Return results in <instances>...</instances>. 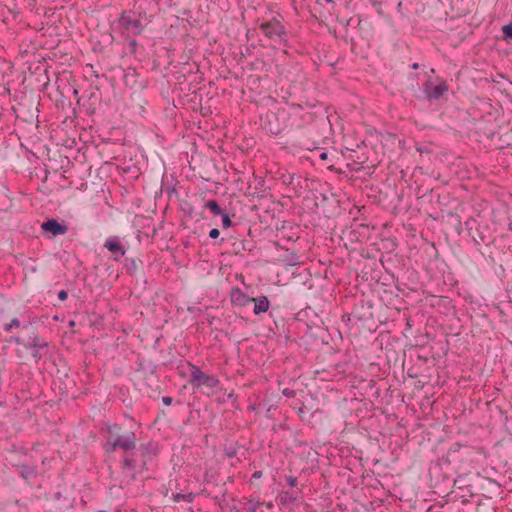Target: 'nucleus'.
Returning <instances> with one entry per match:
<instances>
[{
    "instance_id": "de8ad7c7",
    "label": "nucleus",
    "mask_w": 512,
    "mask_h": 512,
    "mask_svg": "<svg viewBox=\"0 0 512 512\" xmlns=\"http://www.w3.org/2000/svg\"><path fill=\"white\" fill-rule=\"evenodd\" d=\"M366 26H370V23L366 19H363L361 16H358L357 27L359 30H366Z\"/></svg>"
},
{
    "instance_id": "6ab92c4d",
    "label": "nucleus",
    "mask_w": 512,
    "mask_h": 512,
    "mask_svg": "<svg viewBox=\"0 0 512 512\" xmlns=\"http://www.w3.org/2000/svg\"><path fill=\"white\" fill-rule=\"evenodd\" d=\"M449 87L445 81H441L438 85H434L430 80L423 84V93L428 100H439Z\"/></svg>"
},
{
    "instance_id": "bf43d9fd",
    "label": "nucleus",
    "mask_w": 512,
    "mask_h": 512,
    "mask_svg": "<svg viewBox=\"0 0 512 512\" xmlns=\"http://www.w3.org/2000/svg\"><path fill=\"white\" fill-rule=\"evenodd\" d=\"M68 298V292L66 290H60L58 292V299L61 301H65Z\"/></svg>"
},
{
    "instance_id": "a878e982",
    "label": "nucleus",
    "mask_w": 512,
    "mask_h": 512,
    "mask_svg": "<svg viewBox=\"0 0 512 512\" xmlns=\"http://www.w3.org/2000/svg\"><path fill=\"white\" fill-rule=\"evenodd\" d=\"M251 298L245 294L239 287H233L230 292V300L233 305L245 307L251 303Z\"/></svg>"
},
{
    "instance_id": "2eb2a0df",
    "label": "nucleus",
    "mask_w": 512,
    "mask_h": 512,
    "mask_svg": "<svg viewBox=\"0 0 512 512\" xmlns=\"http://www.w3.org/2000/svg\"><path fill=\"white\" fill-rule=\"evenodd\" d=\"M41 336L38 333L37 328L33 325V322L31 323V326L28 330H22L19 332L18 335L11 336L7 342L12 344H16L19 346H23L24 348H28L33 343L37 341V339H40Z\"/></svg>"
},
{
    "instance_id": "9d476101",
    "label": "nucleus",
    "mask_w": 512,
    "mask_h": 512,
    "mask_svg": "<svg viewBox=\"0 0 512 512\" xmlns=\"http://www.w3.org/2000/svg\"><path fill=\"white\" fill-rule=\"evenodd\" d=\"M368 224L365 223H353L350 227L343 230L342 239L346 240L350 244L361 243L368 240L371 237V230Z\"/></svg>"
},
{
    "instance_id": "a19ab883",
    "label": "nucleus",
    "mask_w": 512,
    "mask_h": 512,
    "mask_svg": "<svg viewBox=\"0 0 512 512\" xmlns=\"http://www.w3.org/2000/svg\"><path fill=\"white\" fill-rule=\"evenodd\" d=\"M502 38L509 42L512 41V22L502 26Z\"/></svg>"
},
{
    "instance_id": "680f3d73",
    "label": "nucleus",
    "mask_w": 512,
    "mask_h": 512,
    "mask_svg": "<svg viewBox=\"0 0 512 512\" xmlns=\"http://www.w3.org/2000/svg\"><path fill=\"white\" fill-rule=\"evenodd\" d=\"M3 330H4L5 332H7V333H11L14 329H13V327H12L11 323H10V322H8V323H5V324L3 325Z\"/></svg>"
},
{
    "instance_id": "3c124183",
    "label": "nucleus",
    "mask_w": 512,
    "mask_h": 512,
    "mask_svg": "<svg viewBox=\"0 0 512 512\" xmlns=\"http://www.w3.org/2000/svg\"><path fill=\"white\" fill-rule=\"evenodd\" d=\"M66 88L71 91L73 96L77 99V104H80L81 100H83V96L79 97V91L76 88L70 86H66Z\"/></svg>"
},
{
    "instance_id": "8fccbe9b",
    "label": "nucleus",
    "mask_w": 512,
    "mask_h": 512,
    "mask_svg": "<svg viewBox=\"0 0 512 512\" xmlns=\"http://www.w3.org/2000/svg\"><path fill=\"white\" fill-rule=\"evenodd\" d=\"M267 129H268V131L272 135H279L281 133L280 127L279 126H272L271 121H269Z\"/></svg>"
},
{
    "instance_id": "ea45409f",
    "label": "nucleus",
    "mask_w": 512,
    "mask_h": 512,
    "mask_svg": "<svg viewBox=\"0 0 512 512\" xmlns=\"http://www.w3.org/2000/svg\"><path fill=\"white\" fill-rule=\"evenodd\" d=\"M125 40L127 52L131 55H136L137 49L139 47L138 41L135 38H131L129 36H127Z\"/></svg>"
},
{
    "instance_id": "ddd939ff",
    "label": "nucleus",
    "mask_w": 512,
    "mask_h": 512,
    "mask_svg": "<svg viewBox=\"0 0 512 512\" xmlns=\"http://www.w3.org/2000/svg\"><path fill=\"white\" fill-rule=\"evenodd\" d=\"M102 102V94L98 86L90 85L84 91L82 106L87 115L92 116L96 113L97 108Z\"/></svg>"
},
{
    "instance_id": "052dcab7",
    "label": "nucleus",
    "mask_w": 512,
    "mask_h": 512,
    "mask_svg": "<svg viewBox=\"0 0 512 512\" xmlns=\"http://www.w3.org/2000/svg\"><path fill=\"white\" fill-rule=\"evenodd\" d=\"M173 402V398L170 396H164L162 397V403L166 406H170Z\"/></svg>"
},
{
    "instance_id": "c85d7f7f",
    "label": "nucleus",
    "mask_w": 512,
    "mask_h": 512,
    "mask_svg": "<svg viewBox=\"0 0 512 512\" xmlns=\"http://www.w3.org/2000/svg\"><path fill=\"white\" fill-rule=\"evenodd\" d=\"M251 302H254L253 312L255 315H260L262 313L267 312L270 307V301L264 295L252 297Z\"/></svg>"
},
{
    "instance_id": "c756f323",
    "label": "nucleus",
    "mask_w": 512,
    "mask_h": 512,
    "mask_svg": "<svg viewBox=\"0 0 512 512\" xmlns=\"http://www.w3.org/2000/svg\"><path fill=\"white\" fill-rule=\"evenodd\" d=\"M137 77H138V72H137L136 68L128 67L127 69H125L124 75H123V81H124L125 86L130 87L132 89L136 88L138 86Z\"/></svg>"
},
{
    "instance_id": "f257e3e1",
    "label": "nucleus",
    "mask_w": 512,
    "mask_h": 512,
    "mask_svg": "<svg viewBox=\"0 0 512 512\" xmlns=\"http://www.w3.org/2000/svg\"><path fill=\"white\" fill-rule=\"evenodd\" d=\"M126 441L131 447L122 450L120 470L129 480L135 481L138 472L148 470V463L159 453V445L153 440L138 445L134 431H127Z\"/></svg>"
},
{
    "instance_id": "e433bc0d",
    "label": "nucleus",
    "mask_w": 512,
    "mask_h": 512,
    "mask_svg": "<svg viewBox=\"0 0 512 512\" xmlns=\"http://www.w3.org/2000/svg\"><path fill=\"white\" fill-rule=\"evenodd\" d=\"M197 494L193 493V492H189V493H186V494H183V493H174L172 494V500L174 502H180V501H186L188 503H192L195 498H196Z\"/></svg>"
},
{
    "instance_id": "c03bdc74",
    "label": "nucleus",
    "mask_w": 512,
    "mask_h": 512,
    "mask_svg": "<svg viewBox=\"0 0 512 512\" xmlns=\"http://www.w3.org/2000/svg\"><path fill=\"white\" fill-rule=\"evenodd\" d=\"M285 261L287 262L288 265H291V266L300 264L299 256L294 252L290 253L286 257Z\"/></svg>"
},
{
    "instance_id": "0e129e2a",
    "label": "nucleus",
    "mask_w": 512,
    "mask_h": 512,
    "mask_svg": "<svg viewBox=\"0 0 512 512\" xmlns=\"http://www.w3.org/2000/svg\"><path fill=\"white\" fill-rule=\"evenodd\" d=\"M342 321L343 322H351V321H354V319L353 318H349V313H347V314H344L342 316Z\"/></svg>"
},
{
    "instance_id": "20e7f679",
    "label": "nucleus",
    "mask_w": 512,
    "mask_h": 512,
    "mask_svg": "<svg viewBox=\"0 0 512 512\" xmlns=\"http://www.w3.org/2000/svg\"><path fill=\"white\" fill-rule=\"evenodd\" d=\"M259 30L268 40L284 47L288 46V31L281 15L261 22L259 24Z\"/></svg>"
},
{
    "instance_id": "49530a36",
    "label": "nucleus",
    "mask_w": 512,
    "mask_h": 512,
    "mask_svg": "<svg viewBox=\"0 0 512 512\" xmlns=\"http://www.w3.org/2000/svg\"><path fill=\"white\" fill-rule=\"evenodd\" d=\"M372 5L373 7L375 8L376 12L382 16V17H386L383 9H382V3L377 1V0H372Z\"/></svg>"
},
{
    "instance_id": "69168bd1",
    "label": "nucleus",
    "mask_w": 512,
    "mask_h": 512,
    "mask_svg": "<svg viewBox=\"0 0 512 512\" xmlns=\"http://www.w3.org/2000/svg\"><path fill=\"white\" fill-rule=\"evenodd\" d=\"M441 302H444V303H449V298L448 297H439L437 299V304H440Z\"/></svg>"
},
{
    "instance_id": "774afa93",
    "label": "nucleus",
    "mask_w": 512,
    "mask_h": 512,
    "mask_svg": "<svg viewBox=\"0 0 512 512\" xmlns=\"http://www.w3.org/2000/svg\"><path fill=\"white\" fill-rule=\"evenodd\" d=\"M201 494L206 496V497H210V493L206 489H202L201 490Z\"/></svg>"
},
{
    "instance_id": "dca6fc26",
    "label": "nucleus",
    "mask_w": 512,
    "mask_h": 512,
    "mask_svg": "<svg viewBox=\"0 0 512 512\" xmlns=\"http://www.w3.org/2000/svg\"><path fill=\"white\" fill-rule=\"evenodd\" d=\"M103 246L111 253L110 259L115 262L121 261L127 251L121 238L117 235L109 236Z\"/></svg>"
},
{
    "instance_id": "e2e57ef3",
    "label": "nucleus",
    "mask_w": 512,
    "mask_h": 512,
    "mask_svg": "<svg viewBox=\"0 0 512 512\" xmlns=\"http://www.w3.org/2000/svg\"><path fill=\"white\" fill-rule=\"evenodd\" d=\"M263 475V472L258 470V471H255L253 474H252V477L251 479H260Z\"/></svg>"
},
{
    "instance_id": "4468645a",
    "label": "nucleus",
    "mask_w": 512,
    "mask_h": 512,
    "mask_svg": "<svg viewBox=\"0 0 512 512\" xmlns=\"http://www.w3.org/2000/svg\"><path fill=\"white\" fill-rule=\"evenodd\" d=\"M349 318H353L355 322L367 323L374 319L373 304L371 301L361 300L354 304Z\"/></svg>"
},
{
    "instance_id": "bb28decb",
    "label": "nucleus",
    "mask_w": 512,
    "mask_h": 512,
    "mask_svg": "<svg viewBox=\"0 0 512 512\" xmlns=\"http://www.w3.org/2000/svg\"><path fill=\"white\" fill-rule=\"evenodd\" d=\"M11 464L17 468L18 475L25 480H29V479L37 476V469L35 466L29 465L24 462H22V463L11 462Z\"/></svg>"
},
{
    "instance_id": "cd10ccee",
    "label": "nucleus",
    "mask_w": 512,
    "mask_h": 512,
    "mask_svg": "<svg viewBox=\"0 0 512 512\" xmlns=\"http://www.w3.org/2000/svg\"><path fill=\"white\" fill-rule=\"evenodd\" d=\"M123 265L126 273L131 277H135L139 268L142 267L143 261L139 258L126 257Z\"/></svg>"
},
{
    "instance_id": "473e14b6",
    "label": "nucleus",
    "mask_w": 512,
    "mask_h": 512,
    "mask_svg": "<svg viewBox=\"0 0 512 512\" xmlns=\"http://www.w3.org/2000/svg\"><path fill=\"white\" fill-rule=\"evenodd\" d=\"M13 329L28 330L31 326L32 320L30 317H23L22 320L18 317H14L10 320Z\"/></svg>"
},
{
    "instance_id": "0eeeda50",
    "label": "nucleus",
    "mask_w": 512,
    "mask_h": 512,
    "mask_svg": "<svg viewBox=\"0 0 512 512\" xmlns=\"http://www.w3.org/2000/svg\"><path fill=\"white\" fill-rule=\"evenodd\" d=\"M188 365L190 371L188 382L193 389L205 387L213 390L220 383L219 379L215 375L204 373L200 367L195 364L188 363Z\"/></svg>"
},
{
    "instance_id": "603ef678",
    "label": "nucleus",
    "mask_w": 512,
    "mask_h": 512,
    "mask_svg": "<svg viewBox=\"0 0 512 512\" xmlns=\"http://www.w3.org/2000/svg\"><path fill=\"white\" fill-rule=\"evenodd\" d=\"M133 12H136V18L142 19L146 18V11L142 9L141 7H138L136 10H133Z\"/></svg>"
},
{
    "instance_id": "f3484780",
    "label": "nucleus",
    "mask_w": 512,
    "mask_h": 512,
    "mask_svg": "<svg viewBox=\"0 0 512 512\" xmlns=\"http://www.w3.org/2000/svg\"><path fill=\"white\" fill-rule=\"evenodd\" d=\"M247 195L258 199L267 198L269 188L266 186L265 180L262 177L255 176L252 181H249Z\"/></svg>"
},
{
    "instance_id": "13d9d810",
    "label": "nucleus",
    "mask_w": 512,
    "mask_h": 512,
    "mask_svg": "<svg viewBox=\"0 0 512 512\" xmlns=\"http://www.w3.org/2000/svg\"><path fill=\"white\" fill-rule=\"evenodd\" d=\"M220 235V231L217 228H213L209 231V237L211 239H217Z\"/></svg>"
},
{
    "instance_id": "412c9836",
    "label": "nucleus",
    "mask_w": 512,
    "mask_h": 512,
    "mask_svg": "<svg viewBox=\"0 0 512 512\" xmlns=\"http://www.w3.org/2000/svg\"><path fill=\"white\" fill-rule=\"evenodd\" d=\"M302 492L299 489H291L287 491H282L279 493L277 500L280 506H283L288 509H292V507L301 500Z\"/></svg>"
},
{
    "instance_id": "f03ea898",
    "label": "nucleus",
    "mask_w": 512,
    "mask_h": 512,
    "mask_svg": "<svg viewBox=\"0 0 512 512\" xmlns=\"http://www.w3.org/2000/svg\"><path fill=\"white\" fill-rule=\"evenodd\" d=\"M101 433H106L105 441L102 443V449L105 455L110 456L119 450H128L129 441L127 440V431L124 432L122 425L118 423L105 422L101 428Z\"/></svg>"
},
{
    "instance_id": "f8f14e48",
    "label": "nucleus",
    "mask_w": 512,
    "mask_h": 512,
    "mask_svg": "<svg viewBox=\"0 0 512 512\" xmlns=\"http://www.w3.org/2000/svg\"><path fill=\"white\" fill-rule=\"evenodd\" d=\"M443 467H445L444 464L437 461L429 468V476L431 486L433 488H439L444 492L450 487L452 477L449 473L443 472Z\"/></svg>"
},
{
    "instance_id": "393cba45",
    "label": "nucleus",
    "mask_w": 512,
    "mask_h": 512,
    "mask_svg": "<svg viewBox=\"0 0 512 512\" xmlns=\"http://www.w3.org/2000/svg\"><path fill=\"white\" fill-rule=\"evenodd\" d=\"M493 309L498 313L500 321L507 323L512 318V300L500 301L493 304Z\"/></svg>"
},
{
    "instance_id": "864d4df0",
    "label": "nucleus",
    "mask_w": 512,
    "mask_h": 512,
    "mask_svg": "<svg viewBox=\"0 0 512 512\" xmlns=\"http://www.w3.org/2000/svg\"><path fill=\"white\" fill-rule=\"evenodd\" d=\"M226 493H227V491H226V490H224V491L222 492L221 496L216 495V496H214V497H213V500H214L216 503L221 504L222 502H224V501L226 500V498H225Z\"/></svg>"
},
{
    "instance_id": "4be33fe9",
    "label": "nucleus",
    "mask_w": 512,
    "mask_h": 512,
    "mask_svg": "<svg viewBox=\"0 0 512 512\" xmlns=\"http://www.w3.org/2000/svg\"><path fill=\"white\" fill-rule=\"evenodd\" d=\"M453 487L458 489L459 491H455L456 497L461 498L462 503H466L467 494L465 493V489L469 493L470 496H474L476 493L472 490V485L466 483V476L459 475L457 478H452Z\"/></svg>"
},
{
    "instance_id": "6e6d98bb",
    "label": "nucleus",
    "mask_w": 512,
    "mask_h": 512,
    "mask_svg": "<svg viewBox=\"0 0 512 512\" xmlns=\"http://www.w3.org/2000/svg\"><path fill=\"white\" fill-rule=\"evenodd\" d=\"M282 394L284 396H286L287 398H293V397H295L296 392L294 390L290 389V388H285L283 390Z\"/></svg>"
},
{
    "instance_id": "423d86ee",
    "label": "nucleus",
    "mask_w": 512,
    "mask_h": 512,
    "mask_svg": "<svg viewBox=\"0 0 512 512\" xmlns=\"http://www.w3.org/2000/svg\"><path fill=\"white\" fill-rule=\"evenodd\" d=\"M367 146L364 142L357 144V149L346 148L345 151L341 150L343 154L344 165L349 171H359L363 168V164L368 161V154L364 151Z\"/></svg>"
},
{
    "instance_id": "39448f33",
    "label": "nucleus",
    "mask_w": 512,
    "mask_h": 512,
    "mask_svg": "<svg viewBox=\"0 0 512 512\" xmlns=\"http://www.w3.org/2000/svg\"><path fill=\"white\" fill-rule=\"evenodd\" d=\"M474 452L475 448L473 446L455 442L438 461L443 463L446 468L452 466L456 470L460 468L459 464L471 460Z\"/></svg>"
},
{
    "instance_id": "338daca9",
    "label": "nucleus",
    "mask_w": 512,
    "mask_h": 512,
    "mask_svg": "<svg viewBox=\"0 0 512 512\" xmlns=\"http://www.w3.org/2000/svg\"><path fill=\"white\" fill-rule=\"evenodd\" d=\"M61 497H62V494L59 491L54 494V499H56V500H59Z\"/></svg>"
},
{
    "instance_id": "4d7b16f0",
    "label": "nucleus",
    "mask_w": 512,
    "mask_h": 512,
    "mask_svg": "<svg viewBox=\"0 0 512 512\" xmlns=\"http://www.w3.org/2000/svg\"><path fill=\"white\" fill-rule=\"evenodd\" d=\"M10 452L13 453V454L19 453L21 455H27L26 450L24 448H18L15 445L12 446Z\"/></svg>"
},
{
    "instance_id": "58836bf2",
    "label": "nucleus",
    "mask_w": 512,
    "mask_h": 512,
    "mask_svg": "<svg viewBox=\"0 0 512 512\" xmlns=\"http://www.w3.org/2000/svg\"><path fill=\"white\" fill-rule=\"evenodd\" d=\"M239 447L237 442L231 443L230 445H224L222 451L227 458L231 459L237 455Z\"/></svg>"
},
{
    "instance_id": "4c0bfd02",
    "label": "nucleus",
    "mask_w": 512,
    "mask_h": 512,
    "mask_svg": "<svg viewBox=\"0 0 512 512\" xmlns=\"http://www.w3.org/2000/svg\"><path fill=\"white\" fill-rule=\"evenodd\" d=\"M281 179L284 184H286L287 186H292V189L296 190V185L300 184L301 177L296 176L295 174H288L283 175Z\"/></svg>"
},
{
    "instance_id": "5fc2aeb1",
    "label": "nucleus",
    "mask_w": 512,
    "mask_h": 512,
    "mask_svg": "<svg viewBox=\"0 0 512 512\" xmlns=\"http://www.w3.org/2000/svg\"><path fill=\"white\" fill-rule=\"evenodd\" d=\"M4 203L3 206H0V211H7L9 207L11 206V201L8 199V197H3Z\"/></svg>"
},
{
    "instance_id": "6e6552de",
    "label": "nucleus",
    "mask_w": 512,
    "mask_h": 512,
    "mask_svg": "<svg viewBox=\"0 0 512 512\" xmlns=\"http://www.w3.org/2000/svg\"><path fill=\"white\" fill-rule=\"evenodd\" d=\"M318 152L319 159L323 161V166H325L326 169L336 172L338 174L345 173V170L343 169L344 159L343 154H341V151L335 148H331L329 150L318 149Z\"/></svg>"
},
{
    "instance_id": "5701e85b",
    "label": "nucleus",
    "mask_w": 512,
    "mask_h": 512,
    "mask_svg": "<svg viewBox=\"0 0 512 512\" xmlns=\"http://www.w3.org/2000/svg\"><path fill=\"white\" fill-rule=\"evenodd\" d=\"M41 228L44 232L51 234L53 237L64 235L68 231V227L64 221L59 222L55 218L44 221L41 224Z\"/></svg>"
},
{
    "instance_id": "aec40b11",
    "label": "nucleus",
    "mask_w": 512,
    "mask_h": 512,
    "mask_svg": "<svg viewBox=\"0 0 512 512\" xmlns=\"http://www.w3.org/2000/svg\"><path fill=\"white\" fill-rule=\"evenodd\" d=\"M135 365V371L140 372L143 379L145 380H148L150 377L156 375L158 366L152 360L138 356L135 361Z\"/></svg>"
},
{
    "instance_id": "2f4dec72",
    "label": "nucleus",
    "mask_w": 512,
    "mask_h": 512,
    "mask_svg": "<svg viewBox=\"0 0 512 512\" xmlns=\"http://www.w3.org/2000/svg\"><path fill=\"white\" fill-rule=\"evenodd\" d=\"M446 216L448 218L449 223L454 228L455 232L458 235H461L463 232L461 217L457 213H454V212H447Z\"/></svg>"
},
{
    "instance_id": "7c9ffc66",
    "label": "nucleus",
    "mask_w": 512,
    "mask_h": 512,
    "mask_svg": "<svg viewBox=\"0 0 512 512\" xmlns=\"http://www.w3.org/2000/svg\"><path fill=\"white\" fill-rule=\"evenodd\" d=\"M316 105H325L322 102H319L316 99L307 100L303 103H291L290 108L293 112H300L303 110L316 109Z\"/></svg>"
},
{
    "instance_id": "a211bd4d",
    "label": "nucleus",
    "mask_w": 512,
    "mask_h": 512,
    "mask_svg": "<svg viewBox=\"0 0 512 512\" xmlns=\"http://www.w3.org/2000/svg\"><path fill=\"white\" fill-rule=\"evenodd\" d=\"M25 349L31 351V357L33 358L36 364L39 363L44 357L51 354V345L43 337L37 339L35 343H33L31 346Z\"/></svg>"
},
{
    "instance_id": "c9c22d12",
    "label": "nucleus",
    "mask_w": 512,
    "mask_h": 512,
    "mask_svg": "<svg viewBox=\"0 0 512 512\" xmlns=\"http://www.w3.org/2000/svg\"><path fill=\"white\" fill-rule=\"evenodd\" d=\"M351 362L349 360H343L334 365L337 375H345L350 373Z\"/></svg>"
},
{
    "instance_id": "9b49d317",
    "label": "nucleus",
    "mask_w": 512,
    "mask_h": 512,
    "mask_svg": "<svg viewBox=\"0 0 512 512\" xmlns=\"http://www.w3.org/2000/svg\"><path fill=\"white\" fill-rule=\"evenodd\" d=\"M117 22L123 32H132L134 36L141 35L145 28L140 19L136 18V12L133 10H123Z\"/></svg>"
},
{
    "instance_id": "37998d69",
    "label": "nucleus",
    "mask_w": 512,
    "mask_h": 512,
    "mask_svg": "<svg viewBox=\"0 0 512 512\" xmlns=\"http://www.w3.org/2000/svg\"><path fill=\"white\" fill-rule=\"evenodd\" d=\"M260 506H261V503L259 501L250 499L246 503V510H247V512H256Z\"/></svg>"
},
{
    "instance_id": "f704fd0d",
    "label": "nucleus",
    "mask_w": 512,
    "mask_h": 512,
    "mask_svg": "<svg viewBox=\"0 0 512 512\" xmlns=\"http://www.w3.org/2000/svg\"><path fill=\"white\" fill-rule=\"evenodd\" d=\"M204 207L207 208L214 216H220L224 212L216 199L208 200L204 204Z\"/></svg>"
},
{
    "instance_id": "72a5a7b5",
    "label": "nucleus",
    "mask_w": 512,
    "mask_h": 512,
    "mask_svg": "<svg viewBox=\"0 0 512 512\" xmlns=\"http://www.w3.org/2000/svg\"><path fill=\"white\" fill-rule=\"evenodd\" d=\"M337 21L344 27L345 34L342 36L343 40L346 43H350L352 46L356 44L355 40L353 38H349L348 36V27L352 24H354V18L350 17L349 19H343V18H337Z\"/></svg>"
},
{
    "instance_id": "b1692460",
    "label": "nucleus",
    "mask_w": 512,
    "mask_h": 512,
    "mask_svg": "<svg viewBox=\"0 0 512 512\" xmlns=\"http://www.w3.org/2000/svg\"><path fill=\"white\" fill-rule=\"evenodd\" d=\"M477 485L481 489V495L486 498H491L490 494H495L499 489L497 481L486 477L477 476Z\"/></svg>"
},
{
    "instance_id": "79ce46f5",
    "label": "nucleus",
    "mask_w": 512,
    "mask_h": 512,
    "mask_svg": "<svg viewBox=\"0 0 512 512\" xmlns=\"http://www.w3.org/2000/svg\"><path fill=\"white\" fill-rule=\"evenodd\" d=\"M21 106H22V104H20L19 107H13V111L16 115V118L20 119L22 121H26V122H33L34 117H35L34 114H30V116L28 118L22 117Z\"/></svg>"
},
{
    "instance_id": "a18cd8bd",
    "label": "nucleus",
    "mask_w": 512,
    "mask_h": 512,
    "mask_svg": "<svg viewBox=\"0 0 512 512\" xmlns=\"http://www.w3.org/2000/svg\"><path fill=\"white\" fill-rule=\"evenodd\" d=\"M220 216L222 218V227L224 229H227V228L233 226V222L230 219V216L225 211Z\"/></svg>"
},
{
    "instance_id": "7ed1b4c3",
    "label": "nucleus",
    "mask_w": 512,
    "mask_h": 512,
    "mask_svg": "<svg viewBox=\"0 0 512 512\" xmlns=\"http://www.w3.org/2000/svg\"><path fill=\"white\" fill-rule=\"evenodd\" d=\"M465 229L477 246H489L495 241V229L485 221L470 217L465 221Z\"/></svg>"
},
{
    "instance_id": "1a4fd4ad",
    "label": "nucleus",
    "mask_w": 512,
    "mask_h": 512,
    "mask_svg": "<svg viewBox=\"0 0 512 512\" xmlns=\"http://www.w3.org/2000/svg\"><path fill=\"white\" fill-rule=\"evenodd\" d=\"M293 113L300 118L302 125H308L311 123L327 125L330 123L328 107L326 105H316V109L303 110Z\"/></svg>"
},
{
    "instance_id": "09e8293b",
    "label": "nucleus",
    "mask_w": 512,
    "mask_h": 512,
    "mask_svg": "<svg viewBox=\"0 0 512 512\" xmlns=\"http://www.w3.org/2000/svg\"><path fill=\"white\" fill-rule=\"evenodd\" d=\"M286 483L291 488H294L298 485V479H297V477H295L293 475H289V476H286Z\"/></svg>"
}]
</instances>
